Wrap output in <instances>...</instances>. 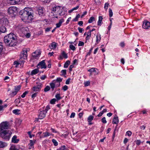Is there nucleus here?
<instances>
[{"label":"nucleus","mask_w":150,"mask_h":150,"mask_svg":"<svg viewBox=\"0 0 150 150\" xmlns=\"http://www.w3.org/2000/svg\"><path fill=\"white\" fill-rule=\"evenodd\" d=\"M80 15L79 14H78L76 15L75 18H74V19L72 21H78V18L80 17Z\"/></svg>","instance_id":"obj_37"},{"label":"nucleus","mask_w":150,"mask_h":150,"mask_svg":"<svg viewBox=\"0 0 150 150\" xmlns=\"http://www.w3.org/2000/svg\"><path fill=\"white\" fill-rule=\"evenodd\" d=\"M13 64L14 65H16V67H18V65L20 63L17 61H15Z\"/></svg>","instance_id":"obj_63"},{"label":"nucleus","mask_w":150,"mask_h":150,"mask_svg":"<svg viewBox=\"0 0 150 150\" xmlns=\"http://www.w3.org/2000/svg\"><path fill=\"white\" fill-rule=\"evenodd\" d=\"M56 85L57 83L55 80H53L52 82L50 83V85L52 91L54 90L55 88L59 86H57Z\"/></svg>","instance_id":"obj_14"},{"label":"nucleus","mask_w":150,"mask_h":150,"mask_svg":"<svg viewBox=\"0 0 150 150\" xmlns=\"http://www.w3.org/2000/svg\"><path fill=\"white\" fill-rule=\"evenodd\" d=\"M61 72L62 75H65L67 74L66 70H61Z\"/></svg>","instance_id":"obj_51"},{"label":"nucleus","mask_w":150,"mask_h":150,"mask_svg":"<svg viewBox=\"0 0 150 150\" xmlns=\"http://www.w3.org/2000/svg\"><path fill=\"white\" fill-rule=\"evenodd\" d=\"M109 5V3H106L105 4L104 7V8L106 11L107 10V9H108Z\"/></svg>","instance_id":"obj_45"},{"label":"nucleus","mask_w":150,"mask_h":150,"mask_svg":"<svg viewBox=\"0 0 150 150\" xmlns=\"http://www.w3.org/2000/svg\"><path fill=\"white\" fill-rule=\"evenodd\" d=\"M10 3L12 5L16 4L19 1V0H9Z\"/></svg>","instance_id":"obj_23"},{"label":"nucleus","mask_w":150,"mask_h":150,"mask_svg":"<svg viewBox=\"0 0 150 150\" xmlns=\"http://www.w3.org/2000/svg\"><path fill=\"white\" fill-rule=\"evenodd\" d=\"M52 142L55 146H57L58 145V143L55 139H52Z\"/></svg>","instance_id":"obj_40"},{"label":"nucleus","mask_w":150,"mask_h":150,"mask_svg":"<svg viewBox=\"0 0 150 150\" xmlns=\"http://www.w3.org/2000/svg\"><path fill=\"white\" fill-rule=\"evenodd\" d=\"M43 109H44V108H43ZM50 109V107L49 105H48L47 106L45 109H44V110H45V112L47 113V111L48 110H49Z\"/></svg>","instance_id":"obj_46"},{"label":"nucleus","mask_w":150,"mask_h":150,"mask_svg":"<svg viewBox=\"0 0 150 150\" xmlns=\"http://www.w3.org/2000/svg\"><path fill=\"white\" fill-rule=\"evenodd\" d=\"M70 63V62L69 60L67 61L64 64V67L65 68H67Z\"/></svg>","instance_id":"obj_29"},{"label":"nucleus","mask_w":150,"mask_h":150,"mask_svg":"<svg viewBox=\"0 0 150 150\" xmlns=\"http://www.w3.org/2000/svg\"><path fill=\"white\" fill-rule=\"evenodd\" d=\"M85 86H87L90 85V81H85L84 83Z\"/></svg>","instance_id":"obj_34"},{"label":"nucleus","mask_w":150,"mask_h":150,"mask_svg":"<svg viewBox=\"0 0 150 150\" xmlns=\"http://www.w3.org/2000/svg\"><path fill=\"white\" fill-rule=\"evenodd\" d=\"M28 93V92L27 91L25 92L24 93H23V94L21 96V97L22 98H24L25 97L26 95Z\"/></svg>","instance_id":"obj_50"},{"label":"nucleus","mask_w":150,"mask_h":150,"mask_svg":"<svg viewBox=\"0 0 150 150\" xmlns=\"http://www.w3.org/2000/svg\"><path fill=\"white\" fill-rule=\"evenodd\" d=\"M18 11V8L13 6L10 7L8 10V14L12 16L16 15Z\"/></svg>","instance_id":"obj_5"},{"label":"nucleus","mask_w":150,"mask_h":150,"mask_svg":"<svg viewBox=\"0 0 150 150\" xmlns=\"http://www.w3.org/2000/svg\"><path fill=\"white\" fill-rule=\"evenodd\" d=\"M95 68H92L88 70V71L89 72H90L91 73L93 72L94 71H95Z\"/></svg>","instance_id":"obj_56"},{"label":"nucleus","mask_w":150,"mask_h":150,"mask_svg":"<svg viewBox=\"0 0 150 150\" xmlns=\"http://www.w3.org/2000/svg\"><path fill=\"white\" fill-rule=\"evenodd\" d=\"M38 93L37 92H35L34 93H33L32 95V98H34L35 97H36L37 96V94Z\"/></svg>","instance_id":"obj_61"},{"label":"nucleus","mask_w":150,"mask_h":150,"mask_svg":"<svg viewBox=\"0 0 150 150\" xmlns=\"http://www.w3.org/2000/svg\"><path fill=\"white\" fill-rule=\"evenodd\" d=\"M119 122V120L117 116L115 117L112 120V123L113 124H117Z\"/></svg>","instance_id":"obj_20"},{"label":"nucleus","mask_w":150,"mask_h":150,"mask_svg":"<svg viewBox=\"0 0 150 150\" xmlns=\"http://www.w3.org/2000/svg\"><path fill=\"white\" fill-rule=\"evenodd\" d=\"M109 16L110 17H111L113 16V12H112V9H111L110 8L109 9Z\"/></svg>","instance_id":"obj_41"},{"label":"nucleus","mask_w":150,"mask_h":150,"mask_svg":"<svg viewBox=\"0 0 150 150\" xmlns=\"http://www.w3.org/2000/svg\"><path fill=\"white\" fill-rule=\"evenodd\" d=\"M102 122L104 124L106 123H107V121L106 120V119L105 117H103L102 119Z\"/></svg>","instance_id":"obj_55"},{"label":"nucleus","mask_w":150,"mask_h":150,"mask_svg":"<svg viewBox=\"0 0 150 150\" xmlns=\"http://www.w3.org/2000/svg\"><path fill=\"white\" fill-rule=\"evenodd\" d=\"M93 47H91V49L89 50V52L87 54V55H90L91 53L92 50H93Z\"/></svg>","instance_id":"obj_57"},{"label":"nucleus","mask_w":150,"mask_h":150,"mask_svg":"<svg viewBox=\"0 0 150 150\" xmlns=\"http://www.w3.org/2000/svg\"><path fill=\"white\" fill-rule=\"evenodd\" d=\"M47 76L45 75H43L40 77V79L43 80H45Z\"/></svg>","instance_id":"obj_58"},{"label":"nucleus","mask_w":150,"mask_h":150,"mask_svg":"<svg viewBox=\"0 0 150 150\" xmlns=\"http://www.w3.org/2000/svg\"><path fill=\"white\" fill-rule=\"evenodd\" d=\"M68 89V87L67 85L64 86L62 88V89L64 91H67Z\"/></svg>","instance_id":"obj_53"},{"label":"nucleus","mask_w":150,"mask_h":150,"mask_svg":"<svg viewBox=\"0 0 150 150\" xmlns=\"http://www.w3.org/2000/svg\"><path fill=\"white\" fill-rule=\"evenodd\" d=\"M3 47L2 43L0 42V56H1V53L3 50Z\"/></svg>","instance_id":"obj_38"},{"label":"nucleus","mask_w":150,"mask_h":150,"mask_svg":"<svg viewBox=\"0 0 150 150\" xmlns=\"http://www.w3.org/2000/svg\"><path fill=\"white\" fill-rule=\"evenodd\" d=\"M135 142L137 145H139L140 144L141 142L140 140H137L135 141Z\"/></svg>","instance_id":"obj_48"},{"label":"nucleus","mask_w":150,"mask_h":150,"mask_svg":"<svg viewBox=\"0 0 150 150\" xmlns=\"http://www.w3.org/2000/svg\"><path fill=\"white\" fill-rule=\"evenodd\" d=\"M57 150H68V149L64 145L57 149Z\"/></svg>","instance_id":"obj_31"},{"label":"nucleus","mask_w":150,"mask_h":150,"mask_svg":"<svg viewBox=\"0 0 150 150\" xmlns=\"http://www.w3.org/2000/svg\"><path fill=\"white\" fill-rule=\"evenodd\" d=\"M37 53V52H35L32 54V56L33 57H38L39 55L38 54H36V53Z\"/></svg>","instance_id":"obj_43"},{"label":"nucleus","mask_w":150,"mask_h":150,"mask_svg":"<svg viewBox=\"0 0 150 150\" xmlns=\"http://www.w3.org/2000/svg\"><path fill=\"white\" fill-rule=\"evenodd\" d=\"M69 48L73 51H74L76 49V47L72 45H69Z\"/></svg>","instance_id":"obj_39"},{"label":"nucleus","mask_w":150,"mask_h":150,"mask_svg":"<svg viewBox=\"0 0 150 150\" xmlns=\"http://www.w3.org/2000/svg\"><path fill=\"white\" fill-rule=\"evenodd\" d=\"M58 44L57 43L53 42L50 44L49 47L51 49L54 50L56 48Z\"/></svg>","instance_id":"obj_12"},{"label":"nucleus","mask_w":150,"mask_h":150,"mask_svg":"<svg viewBox=\"0 0 150 150\" xmlns=\"http://www.w3.org/2000/svg\"><path fill=\"white\" fill-rule=\"evenodd\" d=\"M103 18L102 16H99L98 18V25L100 26L101 25V23Z\"/></svg>","instance_id":"obj_25"},{"label":"nucleus","mask_w":150,"mask_h":150,"mask_svg":"<svg viewBox=\"0 0 150 150\" xmlns=\"http://www.w3.org/2000/svg\"><path fill=\"white\" fill-rule=\"evenodd\" d=\"M52 131V132L53 133H58V132H57L56 130L54 129L51 128L50 129Z\"/></svg>","instance_id":"obj_59"},{"label":"nucleus","mask_w":150,"mask_h":150,"mask_svg":"<svg viewBox=\"0 0 150 150\" xmlns=\"http://www.w3.org/2000/svg\"><path fill=\"white\" fill-rule=\"evenodd\" d=\"M17 137L16 135H14L12 138L11 142L15 144L18 143L19 141V139H17Z\"/></svg>","instance_id":"obj_15"},{"label":"nucleus","mask_w":150,"mask_h":150,"mask_svg":"<svg viewBox=\"0 0 150 150\" xmlns=\"http://www.w3.org/2000/svg\"><path fill=\"white\" fill-rule=\"evenodd\" d=\"M56 100L55 98H53L50 101V103L51 104H54L55 103Z\"/></svg>","instance_id":"obj_47"},{"label":"nucleus","mask_w":150,"mask_h":150,"mask_svg":"<svg viewBox=\"0 0 150 150\" xmlns=\"http://www.w3.org/2000/svg\"><path fill=\"white\" fill-rule=\"evenodd\" d=\"M8 124L6 122H4L0 124V131L8 130Z\"/></svg>","instance_id":"obj_7"},{"label":"nucleus","mask_w":150,"mask_h":150,"mask_svg":"<svg viewBox=\"0 0 150 150\" xmlns=\"http://www.w3.org/2000/svg\"><path fill=\"white\" fill-rule=\"evenodd\" d=\"M4 41L7 45L9 46H14L17 43L16 37L14 34L10 33L4 37Z\"/></svg>","instance_id":"obj_2"},{"label":"nucleus","mask_w":150,"mask_h":150,"mask_svg":"<svg viewBox=\"0 0 150 150\" xmlns=\"http://www.w3.org/2000/svg\"><path fill=\"white\" fill-rule=\"evenodd\" d=\"M55 97L58 100H59L61 98L59 94H57Z\"/></svg>","instance_id":"obj_44"},{"label":"nucleus","mask_w":150,"mask_h":150,"mask_svg":"<svg viewBox=\"0 0 150 150\" xmlns=\"http://www.w3.org/2000/svg\"><path fill=\"white\" fill-rule=\"evenodd\" d=\"M51 134L50 133L48 132H44L43 134V135L42 136L40 137V138H43V137H46L48 136H50L51 135Z\"/></svg>","instance_id":"obj_21"},{"label":"nucleus","mask_w":150,"mask_h":150,"mask_svg":"<svg viewBox=\"0 0 150 150\" xmlns=\"http://www.w3.org/2000/svg\"><path fill=\"white\" fill-rule=\"evenodd\" d=\"M62 57L67 59L68 58V56L67 54L64 51H63L61 54V55L59 56L60 59H62Z\"/></svg>","instance_id":"obj_16"},{"label":"nucleus","mask_w":150,"mask_h":150,"mask_svg":"<svg viewBox=\"0 0 150 150\" xmlns=\"http://www.w3.org/2000/svg\"><path fill=\"white\" fill-rule=\"evenodd\" d=\"M17 93L16 91H11V92L10 93L9 96L11 97H12L15 96L17 94Z\"/></svg>","instance_id":"obj_28"},{"label":"nucleus","mask_w":150,"mask_h":150,"mask_svg":"<svg viewBox=\"0 0 150 150\" xmlns=\"http://www.w3.org/2000/svg\"><path fill=\"white\" fill-rule=\"evenodd\" d=\"M95 2L97 4H99L101 3L100 0H95Z\"/></svg>","instance_id":"obj_60"},{"label":"nucleus","mask_w":150,"mask_h":150,"mask_svg":"<svg viewBox=\"0 0 150 150\" xmlns=\"http://www.w3.org/2000/svg\"><path fill=\"white\" fill-rule=\"evenodd\" d=\"M64 21V20L63 19H62L60 20L58 23L56 24V28H59L61 25L62 23Z\"/></svg>","instance_id":"obj_19"},{"label":"nucleus","mask_w":150,"mask_h":150,"mask_svg":"<svg viewBox=\"0 0 150 150\" xmlns=\"http://www.w3.org/2000/svg\"><path fill=\"white\" fill-rule=\"evenodd\" d=\"M21 86L20 85H18L15 87V91L17 93L18 91L21 89Z\"/></svg>","instance_id":"obj_30"},{"label":"nucleus","mask_w":150,"mask_h":150,"mask_svg":"<svg viewBox=\"0 0 150 150\" xmlns=\"http://www.w3.org/2000/svg\"><path fill=\"white\" fill-rule=\"evenodd\" d=\"M64 8V7L60 6H57L53 7L51 9L52 13H55V14H54L52 16H55V17L57 18L58 17L57 16V14H59L60 16L64 15V13H63Z\"/></svg>","instance_id":"obj_3"},{"label":"nucleus","mask_w":150,"mask_h":150,"mask_svg":"<svg viewBox=\"0 0 150 150\" xmlns=\"http://www.w3.org/2000/svg\"><path fill=\"white\" fill-rule=\"evenodd\" d=\"M20 110L18 109H15L13 110V113L16 115H18L19 113Z\"/></svg>","instance_id":"obj_36"},{"label":"nucleus","mask_w":150,"mask_h":150,"mask_svg":"<svg viewBox=\"0 0 150 150\" xmlns=\"http://www.w3.org/2000/svg\"><path fill=\"white\" fill-rule=\"evenodd\" d=\"M79 7V5L77 6L76 7L72 8V9L69 11L68 12L69 13H71L73 11L77 9Z\"/></svg>","instance_id":"obj_26"},{"label":"nucleus","mask_w":150,"mask_h":150,"mask_svg":"<svg viewBox=\"0 0 150 150\" xmlns=\"http://www.w3.org/2000/svg\"><path fill=\"white\" fill-rule=\"evenodd\" d=\"M46 113L45 112L44 109H40L38 115V118L40 119H42L45 117Z\"/></svg>","instance_id":"obj_9"},{"label":"nucleus","mask_w":150,"mask_h":150,"mask_svg":"<svg viewBox=\"0 0 150 150\" xmlns=\"http://www.w3.org/2000/svg\"><path fill=\"white\" fill-rule=\"evenodd\" d=\"M93 117L92 115L89 116L88 118V122H91L93 119Z\"/></svg>","instance_id":"obj_33"},{"label":"nucleus","mask_w":150,"mask_h":150,"mask_svg":"<svg viewBox=\"0 0 150 150\" xmlns=\"http://www.w3.org/2000/svg\"><path fill=\"white\" fill-rule=\"evenodd\" d=\"M9 150H18L14 146H11Z\"/></svg>","instance_id":"obj_52"},{"label":"nucleus","mask_w":150,"mask_h":150,"mask_svg":"<svg viewBox=\"0 0 150 150\" xmlns=\"http://www.w3.org/2000/svg\"><path fill=\"white\" fill-rule=\"evenodd\" d=\"M33 13L32 8L28 7H25L20 11V14L22 16V20H27L29 22L33 19Z\"/></svg>","instance_id":"obj_1"},{"label":"nucleus","mask_w":150,"mask_h":150,"mask_svg":"<svg viewBox=\"0 0 150 150\" xmlns=\"http://www.w3.org/2000/svg\"><path fill=\"white\" fill-rule=\"evenodd\" d=\"M12 134V132L10 130H6L0 131V136L3 139L8 140Z\"/></svg>","instance_id":"obj_4"},{"label":"nucleus","mask_w":150,"mask_h":150,"mask_svg":"<svg viewBox=\"0 0 150 150\" xmlns=\"http://www.w3.org/2000/svg\"><path fill=\"white\" fill-rule=\"evenodd\" d=\"M62 79L61 78H57L56 80H55V81L56 82V83H57L56 86H59L60 85V82H62Z\"/></svg>","instance_id":"obj_17"},{"label":"nucleus","mask_w":150,"mask_h":150,"mask_svg":"<svg viewBox=\"0 0 150 150\" xmlns=\"http://www.w3.org/2000/svg\"><path fill=\"white\" fill-rule=\"evenodd\" d=\"M38 66H39L42 69L46 68L47 66L45 63V60H43L39 62L37 65V67H39Z\"/></svg>","instance_id":"obj_10"},{"label":"nucleus","mask_w":150,"mask_h":150,"mask_svg":"<svg viewBox=\"0 0 150 150\" xmlns=\"http://www.w3.org/2000/svg\"><path fill=\"white\" fill-rule=\"evenodd\" d=\"M39 72V70L38 69H35L32 70L31 72V74L33 75L37 74Z\"/></svg>","instance_id":"obj_22"},{"label":"nucleus","mask_w":150,"mask_h":150,"mask_svg":"<svg viewBox=\"0 0 150 150\" xmlns=\"http://www.w3.org/2000/svg\"><path fill=\"white\" fill-rule=\"evenodd\" d=\"M84 45V43L82 41H79V43L78 45L79 46H83Z\"/></svg>","instance_id":"obj_49"},{"label":"nucleus","mask_w":150,"mask_h":150,"mask_svg":"<svg viewBox=\"0 0 150 150\" xmlns=\"http://www.w3.org/2000/svg\"><path fill=\"white\" fill-rule=\"evenodd\" d=\"M7 144L4 142L0 141V148H4L7 146Z\"/></svg>","instance_id":"obj_18"},{"label":"nucleus","mask_w":150,"mask_h":150,"mask_svg":"<svg viewBox=\"0 0 150 150\" xmlns=\"http://www.w3.org/2000/svg\"><path fill=\"white\" fill-rule=\"evenodd\" d=\"M78 29L79 32L80 33H82L83 31V28H81L80 27H79L78 28Z\"/></svg>","instance_id":"obj_64"},{"label":"nucleus","mask_w":150,"mask_h":150,"mask_svg":"<svg viewBox=\"0 0 150 150\" xmlns=\"http://www.w3.org/2000/svg\"><path fill=\"white\" fill-rule=\"evenodd\" d=\"M42 84L40 83H37V85L34 86L32 88V91L33 92L38 93L40 92L42 87Z\"/></svg>","instance_id":"obj_6"},{"label":"nucleus","mask_w":150,"mask_h":150,"mask_svg":"<svg viewBox=\"0 0 150 150\" xmlns=\"http://www.w3.org/2000/svg\"><path fill=\"white\" fill-rule=\"evenodd\" d=\"M34 144V142L32 140H30V143L28 144L29 148V149H31L33 146Z\"/></svg>","instance_id":"obj_27"},{"label":"nucleus","mask_w":150,"mask_h":150,"mask_svg":"<svg viewBox=\"0 0 150 150\" xmlns=\"http://www.w3.org/2000/svg\"><path fill=\"white\" fill-rule=\"evenodd\" d=\"M132 132L129 131H128L126 132V135L128 136H131L132 135Z\"/></svg>","instance_id":"obj_54"},{"label":"nucleus","mask_w":150,"mask_h":150,"mask_svg":"<svg viewBox=\"0 0 150 150\" xmlns=\"http://www.w3.org/2000/svg\"><path fill=\"white\" fill-rule=\"evenodd\" d=\"M74 67V66L73 64H72L70 65L69 68V70L70 71H72V69Z\"/></svg>","instance_id":"obj_62"},{"label":"nucleus","mask_w":150,"mask_h":150,"mask_svg":"<svg viewBox=\"0 0 150 150\" xmlns=\"http://www.w3.org/2000/svg\"><path fill=\"white\" fill-rule=\"evenodd\" d=\"M96 42L97 43H98L100 41L101 38V35L100 34H97V35L96 36Z\"/></svg>","instance_id":"obj_24"},{"label":"nucleus","mask_w":150,"mask_h":150,"mask_svg":"<svg viewBox=\"0 0 150 150\" xmlns=\"http://www.w3.org/2000/svg\"><path fill=\"white\" fill-rule=\"evenodd\" d=\"M50 89V87L49 86H47L44 89V91L45 92H46L49 91Z\"/></svg>","instance_id":"obj_42"},{"label":"nucleus","mask_w":150,"mask_h":150,"mask_svg":"<svg viewBox=\"0 0 150 150\" xmlns=\"http://www.w3.org/2000/svg\"><path fill=\"white\" fill-rule=\"evenodd\" d=\"M38 14L40 16H42L44 13L43 8L41 6H39L37 8Z\"/></svg>","instance_id":"obj_11"},{"label":"nucleus","mask_w":150,"mask_h":150,"mask_svg":"<svg viewBox=\"0 0 150 150\" xmlns=\"http://www.w3.org/2000/svg\"><path fill=\"white\" fill-rule=\"evenodd\" d=\"M95 21V18L93 17H91L90 18L88 21V22L89 23H92L93 21Z\"/></svg>","instance_id":"obj_35"},{"label":"nucleus","mask_w":150,"mask_h":150,"mask_svg":"<svg viewBox=\"0 0 150 150\" xmlns=\"http://www.w3.org/2000/svg\"><path fill=\"white\" fill-rule=\"evenodd\" d=\"M0 28L1 33H4L6 31V28L5 27H2Z\"/></svg>","instance_id":"obj_32"},{"label":"nucleus","mask_w":150,"mask_h":150,"mask_svg":"<svg viewBox=\"0 0 150 150\" xmlns=\"http://www.w3.org/2000/svg\"><path fill=\"white\" fill-rule=\"evenodd\" d=\"M27 50H23V51L22 55L20 56V59H22L23 58L24 59H26L27 55Z\"/></svg>","instance_id":"obj_13"},{"label":"nucleus","mask_w":150,"mask_h":150,"mask_svg":"<svg viewBox=\"0 0 150 150\" xmlns=\"http://www.w3.org/2000/svg\"><path fill=\"white\" fill-rule=\"evenodd\" d=\"M142 28H143L147 30L150 28V22L147 20H144L143 22Z\"/></svg>","instance_id":"obj_8"}]
</instances>
